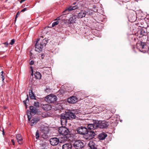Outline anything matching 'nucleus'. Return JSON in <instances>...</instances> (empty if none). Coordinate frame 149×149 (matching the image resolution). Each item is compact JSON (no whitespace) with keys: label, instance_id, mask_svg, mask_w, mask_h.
Instances as JSON below:
<instances>
[{"label":"nucleus","instance_id":"f257e3e1","mask_svg":"<svg viewBox=\"0 0 149 149\" xmlns=\"http://www.w3.org/2000/svg\"><path fill=\"white\" fill-rule=\"evenodd\" d=\"M76 111L75 110H67L65 112L61 114L60 116L61 124L62 125H65L67 120L76 118L75 115Z\"/></svg>","mask_w":149,"mask_h":149},{"label":"nucleus","instance_id":"f03ea898","mask_svg":"<svg viewBox=\"0 0 149 149\" xmlns=\"http://www.w3.org/2000/svg\"><path fill=\"white\" fill-rule=\"evenodd\" d=\"M107 122L98 120H93V123L88 124V128L89 130H95L98 128H107L109 125Z\"/></svg>","mask_w":149,"mask_h":149},{"label":"nucleus","instance_id":"7ed1b4c3","mask_svg":"<svg viewBox=\"0 0 149 149\" xmlns=\"http://www.w3.org/2000/svg\"><path fill=\"white\" fill-rule=\"evenodd\" d=\"M48 41V40L47 38L44 39L40 42V40L38 39L35 45L36 51L39 52L41 51L42 48L45 46Z\"/></svg>","mask_w":149,"mask_h":149},{"label":"nucleus","instance_id":"20e7f679","mask_svg":"<svg viewBox=\"0 0 149 149\" xmlns=\"http://www.w3.org/2000/svg\"><path fill=\"white\" fill-rule=\"evenodd\" d=\"M146 43L141 41H138L136 44V48L141 52H144L146 51Z\"/></svg>","mask_w":149,"mask_h":149},{"label":"nucleus","instance_id":"39448f33","mask_svg":"<svg viewBox=\"0 0 149 149\" xmlns=\"http://www.w3.org/2000/svg\"><path fill=\"white\" fill-rule=\"evenodd\" d=\"M58 131L59 134L64 136L68 135L70 133V131L68 128L62 126L59 128Z\"/></svg>","mask_w":149,"mask_h":149},{"label":"nucleus","instance_id":"423d86ee","mask_svg":"<svg viewBox=\"0 0 149 149\" xmlns=\"http://www.w3.org/2000/svg\"><path fill=\"white\" fill-rule=\"evenodd\" d=\"M45 100L47 102L52 103L56 101L57 99L56 95L53 94H50L46 96Z\"/></svg>","mask_w":149,"mask_h":149},{"label":"nucleus","instance_id":"0eeeda50","mask_svg":"<svg viewBox=\"0 0 149 149\" xmlns=\"http://www.w3.org/2000/svg\"><path fill=\"white\" fill-rule=\"evenodd\" d=\"M29 109L30 110V113H27V115L29 120H30V119L31 117V114L34 115L38 112L37 109V108L33 106H31L29 107Z\"/></svg>","mask_w":149,"mask_h":149},{"label":"nucleus","instance_id":"6e6552de","mask_svg":"<svg viewBox=\"0 0 149 149\" xmlns=\"http://www.w3.org/2000/svg\"><path fill=\"white\" fill-rule=\"evenodd\" d=\"M88 130L86 127L81 126L78 128L77 132L80 134L85 135L88 133Z\"/></svg>","mask_w":149,"mask_h":149},{"label":"nucleus","instance_id":"1a4fd4ad","mask_svg":"<svg viewBox=\"0 0 149 149\" xmlns=\"http://www.w3.org/2000/svg\"><path fill=\"white\" fill-rule=\"evenodd\" d=\"M89 12V10L88 9L85 10H81L79 13L78 14L76 17L78 18H82L85 17L86 15Z\"/></svg>","mask_w":149,"mask_h":149},{"label":"nucleus","instance_id":"9d476101","mask_svg":"<svg viewBox=\"0 0 149 149\" xmlns=\"http://www.w3.org/2000/svg\"><path fill=\"white\" fill-rule=\"evenodd\" d=\"M74 146L76 149H81L85 146V145L81 141L77 140L74 142Z\"/></svg>","mask_w":149,"mask_h":149},{"label":"nucleus","instance_id":"9b49d317","mask_svg":"<svg viewBox=\"0 0 149 149\" xmlns=\"http://www.w3.org/2000/svg\"><path fill=\"white\" fill-rule=\"evenodd\" d=\"M76 16L75 15H72L68 19L65 20L64 23L66 24H69L71 23H74L76 18Z\"/></svg>","mask_w":149,"mask_h":149},{"label":"nucleus","instance_id":"f8f14e48","mask_svg":"<svg viewBox=\"0 0 149 149\" xmlns=\"http://www.w3.org/2000/svg\"><path fill=\"white\" fill-rule=\"evenodd\" d=\"M149 33L148 31H147L146 30L141 29L138 31L137 36L139 38H141L143 36H146L148 33Z\"/></svg>","mask_w":149,"mask_h":149},{"label":"nucleus","instance_id":"ddd939ff","mask_svg":"<svg viewBox=\"0 0 149 149\" xmlns=\"http://www.w3.org/2000/svg\"><path fill=\"white\" fill-rule=\"evenodd\" d=\"M50 144L53 146L57 145L59 142V139L56 137L52 138L49 140Z\"/></svg>","mask_w":149,"mask_h":149},{"label":"nucleus","instance_id":"4468645a","mask_svg":"<svg viewBox=\"0 0 149 149\" xmlns=\"http://www.w3.org/2000/svg\"><path fill=\"white\" fill-rule=\"evenodd\" d=\"M78 100L77 97L72 96L68 99V102L69 103L74 104Z\"/></svg>","mask_w":149,"mask_h":149},{"label":"nucleus","instance_id":"2eb2a0df","mask_svg":"<svg viewBox=\"0 0 149 149\" xmlns=\"http://www.w3.org/2000/svg\"><path fill=\"white\" fill-rule=\"evenodd\" d=\"M41 107L42 109L46 111L50 110L52 108L51 106L49 104H42Z\"/></svg>","mask_w":149,"mask_h":149},{"label":"nucleus","instance_id":"dca6fc26","mask_svg":"<svg viewBox=\"0 0 149 149\" xmlns=\"http://www.w3.org/2000/svg\"><path fill=\"white\" fill-rule=\"evenodd\" d=\"M87 136H88L87 139H91L93 138L95 135V133L93 131H88V133L87 134Z\"/></svg>","mask_w":149,"mask_h":149},{"label":"nucleus","instance_id":"f3484780","mask_svg":"<svg viewBox=\"0 0 149 149\" xmlns=\"http://www.w3.org/2000/svg\"><path fill=\"white\" fill-rule=\"evenodd\" d=\"M107 134L106 133L102 132L99 134L98 138L100 140H103L107 137Z\"/></svg>","mask_w":149,"mask_h":149},{"label":"nucleus","instance_id":"a211bd4d","mask_svg":"<svg viewBox=\"0 0 149 149\" xmlns=\"http://www.w3.org/2000/svg\"><path fill=\"white\" fill-rule=\"evenodd\" d=\"M72 146L70 143H65L63 145L62 149H71Z\"/></svg>","mask_w":149,"mask_h":149},{"label":"nucleus","instance_id":"6ab92c4d","mask_svg":"<svg viewBox=\"0 0 149 149\" xmlns=\"http://www.w3.org/2000/svg\"><path fill=\"white\" fill-rule=\"evenodd\" d=\"M40 119L38 118H34L31 120V125L32 126L35 125Z\"/></svg>","mask_w":149,"mask_h":149},{"label":"nucleus","instance_id":"aec40b11","mask_svg":"<svg viewBox=\"0 0 149 149\" xmlns=\"http://www.w3.org/2000/svg\"><path fill=\"white\" fill-rule=\"evenodd\" d=\"M16 138L17 141L19 144H21L22 143V139L21 134H17L16 136Z\"/></svg>","mask_w":149,"mask_h":149},{"label":"nucleus","instance_id":"412c9836","mask_svg":"<svg viewBox=\"0 0 149 149\" xmlns=\"http://www.w3.org/2000/svg\"><path fill=\"white\" fill-rule=\"evenodd\" d=\"M29 95L31 99H36V96L32 90H29Z\"/></svg>","mask_w":149,"mask_h":149},{"label":"nucleus","instance_id":"4be33fe9","mask_svg":"<svg viewBox=\"0 0 149 149\" xmlns=\"http://www.w3.org/2000/svg\"><path fill=\"white\" fill-rule=\"evenodd\" d=\"M42 131L44 134L48 133L49 131V128L47 127H43L42 129Z\"/></svg>","mask_w":149,"mask_h":149},{"label":"nucleus","instance_id":"5701e85b","mask_svg":"<svg viewBox=\"0 0 149 149\" xmlns=\"http://www.w3.org/2000/svg\"><path fill=\"white\" fill-rule=\"evenodd\" d=\"M34 75L37 79H40L41 77V74L39 72H37L34 74Z\"/></svg>","mask_w":149,"mask_h":149},{"label":"nucleus","instance_id":"b1692460","mask_svg":"<svg viewBox=\"0 0 149 149\" xmlns=\"http://www.w3.org/2000/svg\"><path fill=\"white\" fill-rule=\"evenodd\" d=\"M82 93L81 92H79L77 93L76 94V95L77 96V97L78 98V99H82V97H81L82 96Z\"/></svg>","mask_w":149,"mask_h":149},{"label":"nucleus","instance_id":"393cba45","mask_svg":"<svg viewBox=\"0 0 149 149\" xmlns=\"http://www.w3.org/2000/svg\"><path fill=\"white\" fill-rule=\"evenodd\" d=\"M3 71H2L1 73H0V76L2 79V81H3L4 79V76L3 74Z\"/></svg>","mask_w":149,"mask_h":149},{"label":"nucleus","instance_id":"a878e982","mask_svg":"<svg viewBox=\"0 0 149 149\" xmlns=\"http://www.w3.org/2000/svg\"><path fill=\"white\" fill-rule=\"evenodd\" d=\"M58 21H56L55 22H54L53 23H52V27H54L56 25L58 24Z\"/></svg>","mask_w":149,"mask_h":149},{"label":"nucleus","instance_id":"bb28decb","mask_svg":"<svg viewBox=\"0 0 149 149\" xmlns=\"http://www.w3.org/2000/svg\"><path fill=\"white\" fill-rule=\"evenodd\" d=\"M34 105L36 108L38 107L39 106V103L38 102H34Z\"/></svg>","mask_w":149,"mask_h":149},{"label":"nucleus","instance_id":"cd10ccee","mask_svg":"<svg viewBox=\"0 0 149 149\" xmlns=\"http://www.w3.org/2000/svg\"><path fill=\"white\" fill-rule=\"evenodd\" d=\"M68 10L67 9H66L63 12V15H65V14H67L68 13Z\"/></svg>","mask_w":149,"mask_h":149},{"label":"nucleus","instance_id":"c85d7f7f","mask_svg":"<svg viewBox=\"0 0 149 149\" xmlns=\"http://www.w3.org/2000/svg\"><path fill=\"white\" fill-rule=\"evenodd\" d=\"M27 97L26 98V100H24L23 101V103L24 104H25L26 106V102L27 101H29V97L28 96V95H27Z\"/></svg>","mask_w":149,"mask_h":149},{"label":"nucleus","instance_id":"c756f323","mask_svg":"<svg viewBox=\"0 0 149 149\" xmlns=\"http://www.w3.org/2000/svg\"><path fill=\"white\" fill-rule=\"evenodd\" d=\"M19 15H20V12H19V11H18L17 13L15 16V21H16L17 18L19 16Z\"/></svg>","mask_w":149,"mask_h":149},{"label":"nucleus","instance_id":"7c9ffc66","mask_svg":"<svg viewBox=\"0 0 149 149\" xmlns=\"http://www.w3.org/2000/svg\"><path fill=\"white\" fill-rule=\"evenodd\" d=\"M36 138L37 139H38L39 137V134L38 132V131L36 132Z\"/></svg>","mask_w":149,"mask_h":149},{"label":"nucleus","instance_id":"2f4dec72","mask_svg":"<svg viewBox=\"0 0 149 149\" xmlns=\"http://www.w3.org/2000/svg\"><path fill=\"white\" fill-rule=\"evenodd\" d=\"M15 42V40L14 39H12L9 43V45H12L14 44Z\"/></svg>","mask_w":149,"mask_h":149},{"label":"nucleus","instance_id":"473e14b6","mask_svg":"<svg viewBox=\"0 0 149 149\" xmlns=\"http://www.w3.org/2000/svg\"><path fill=\"white\" fill-rule=\"evenodd\" d=\"M66 9L67 10H68V12L70 11H71L72 10H73L72 9V6L69 7L68 8H67Z\"/></svg>","mask_w":149,"mask_h":149},{"label":"nucleus","instance_id":"72a5a7b5","mask_svg":"<svg viewBox=\"0 0 149 149\" xmlns=\"http://www.w3.org/2000/svg\"><path fill=\"white\" fill-rule=\"evenodd\" d=\"M72 7V9L73 10H75L76 9L79 8L78 6L77 5H76L74 6H73Z\"/></svg>","mask_w":149,"mask_h":149},{"label":"nucleus","instance_id":"f704fd0d","mask_svg":"<svg viewBox=\"0 0 149 149\" xmlns=\"http://www.w3.org/2000/svg\"><path fill=\"white\" fill-rule=\"evenodd\" d=\"M27 10V8H24L23 10H22L20 12H24Z\"/></svg>","mask_w":149,"mask_h":149},{"label":"nucleus","instance_id":"c9c22d12","mask_svg":"<svg viewBox=\"0 0 149 149\" xmlns=\"http://www.w3.org/2000/svg\"><path fill=\"white\" fill-rule=\"evenodd\" d=\"M63 15H62L60 16L59 17H58L57 18V19H58V20H59V19H62V18L63 17Z\"/></svg>","mask_w":149,"mask_h":149},{"label":"nucleus","instance_id":"e433bc0d","mask_svg":"<svg viewBox=\"0 0 149 149\" xmlns=\"http://www.w3.org/2000/svg\"><path fill=\"white\" fill-rule=\"evenodd\" d=\"M34 63V61H33L31 60V61H30L29 63V64L30 65H33Z\"/></svg>","mask_w":149,"mask_h":149},{"label":"nucleus","instance_id":"4c0bfd02","mask_svg":"<svg viewBox=\"0 0 149 149\" xmlns=\"http://www.w3.org/2000/svg\"><path fill=\"white\" fill-rule=\"evenodd\" d=\"M3 44L5 45H6V47L8 45V42H4Z\"/></svg>","mask_w":149,"mask_h":149},{"label":"nucleus","instance_id":"58836bf2","mask_svg":"<svg viewBox=\"0 0 149 149\" xmlns=\"http://www.w3.org/2000/svg\"><path fill=\"white\" fill-rule=\"evenodd\" d=\"M45 56L44 55V54H41V57L42 59H43L44 57Z\"/></svg>","mask_w":149,"mask_h":149},{"label":"nucleus","instance_id":"ea45409f","mask_svg":"<svg viewBox=\"0 0 149 149\" xmlns=\"http://www.w3.org/2000/svg\"><path fill=\"white\" fill-rule=\"evenodd\" d=\"M11 142H12L13 145H15L14 140L13 139L11 140Z\"/></svg>","mask_w":149,"mask_h":149},{"label":"nucleus","instance_id":"a19ab883","mask_svg":"<svg viewBox=\"0 0 149 149\" xmlns=\"http://www.w3.org/2000/svg\"><path fill=\"white\" fill-rule=\"evenodd\" d=\"M147 41L148 43L149 44V36H148Z\"/></svg>","mask_w":149,"mask_h":149},{"label":"nucleus","instance_id":"79ce46f5","mask_svg":"<svg viewBox=\"0 0 149 149\" xmlns=\"http://www.w3.org/2000/svg\"><path fill=\"white\" fill-rule=\"evenodd\" d=\"M30 68L31 69V71H33V68L32 66H30Z\"/></svg>","mask_w":149,"mask_h":149},{"label":"nucleus","instance_id":"37998d69","mask_svg":"<svg viewBox=\"0 0 149 149\" xmlns=\"http://www.w3.org/2000/svg\"><path fill=\"white\" fill-rule=\"evenodd\" d=\"M26 0H21L20 1V3H22L24 1Z\"/></svg>","mask_w":149,"mask_h":149},{"label":"nucleus","instance_id":"c03bdc74","mask_svg":"<svg viewBox=\"0 0 149 149\" xmlns=\"http://www.w3.org/2000/svg\"><path fill=\"white\" fill-rule=\"evenodd\" d=\"M32 72H31V76H33V71H31Z\"/></svg>","mask_w":149,"mask_h":149},{"label":"nucleus","instance_id":"a18cd8bd","mask_svg":"<svg viewBox=\"0 0 149 149\" xmlns=\"http://www.w3.org/2000/svg\"><path fill=\"white\" fill-rule=\"evenodd\" d=\"M2 134H3V135H4V134H5V133H4V132L3 130Z\"/></svg>","mask_w":149,"mask_h":149},{"label":"nucleus","instance_id":"49530a36","mask_svg":"<svg viewBox=\"0 0 149 149\" xmlns=\"http://www.w3.org/2000/svg\"><path fill=\"white\" fill-rule=\"evenodd\" d=\"M117 0L118 1H117L118 2V3H119V2H118V1H120L121 0Z\"/></svg>","mask_w":149,"mask_h":149},{"label":"nucleus","instance_id":"de8ad7c7","mask_svg":"<svg viewBox=\"0 0 149 149\" xmlns=\"http://www.w3.org/2000/svg\"><path fill=\"white\" fill-rule=\"evenodd\" d=\"M123 1H124V2H126V1L127 2V0H125V1L123 0Z\"/></svg>","mask_w":149,"mask_h":149},{"label":"nucleus","instance_id":"09e8293b","mask_svg":"<svg viewBox=\"0 0 149 149\" xmlns=\"http://www.w3.org/2000/svg\"><path fill=\"white\" fill-rule=\"evenodd\" d=\"M135 48L134 46H133V48Z\"/></svg>","mask_w":149,"mask_h":149},{"label":"nucleus","instance_id":"8fccbe9b","mask_svg":"<svg viewBox=\"0 0 149 149\" xmlns=\"http://www.w3.org/2000/svg\"><path fill=\"white\" fill-rule=\"evenodd\" d=\"M66 138H68V137H67V136H66Z\"/></svg>","mask_w":149,"mask_h":149},{"label":"nucleus","instance_id":"3c124183","mask_svg":"<svg viewBox=\"0 0 149 149\" xmlns=\"http://www.w3.org/2000/svg\"><path fill=\"white\" fill-rule=\"evenodd\" d=\"M135 40V38H134V40Z\"/></svg>","mask_w":149,"mask_h":149},{"label":"nucleus","instance_id":"603ef678","mask_svg":"<svg viewBox=\"0 0 149 149\" xmlns=\"http://www.w3.org/2000/svg\"><path fill=\"white\" fill-rule=\"evenodd\" d=\"M120 121L121 122V120H120Z\"/></svg>","mask_w":149,"mask_h":149}]
</instances>
